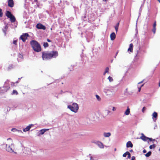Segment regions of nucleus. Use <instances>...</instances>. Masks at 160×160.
Segmentation results:
<instances>
[{
	"label": "nucleus",
	"instance_id": "2f4dec72",
	"mask_svg": "<svg viewBox=\"0 0 160 160\" xmlns=\"http://www.w3.org/2000/svg\"><path fill=\"white\" fill-rule=\"evenodd\" d=\"M108 71H109V68L108 67H107L105 70V72L108 73Z\"/></svg>",
	"mask_w": 160,
	"mask_h": 160
},
{
	"label": "nucleus",
	"instance_id": "4c0bfd02",
	"mask_svg": "<svg viewBox=\"0 0 160 160\" xmlns=\"http://www.w3.org/2000/svg\"><path fill=\"white\" fill-rule=\"evenodd\" d=\"M131 160H135V157L134 156L132 157Z\"/></svg>",
	"mask_w": 160,
	"mask_h": 160
},
{
	"label": "nucleus",
	"instance_id": "0eeeda50",
	"mask_svg": "<svg viewBox=\"0 0 160 160\" xmlns=\"http://www.w3.org/2000/svg\"><path fill=\"white\" fill-rule=\"evenodd\" d=\"M10 88L8 82H5L4 86L0 88V92L4 93L6 92Z\"/></svg>",
	"mask_w": 160,
	"mask_h": 160
},
{
	"label": "nucleus",
	"instance_id": "20e7f679",
	"mask_svg": "<svg viewBox=\"0 0 160 160\" xmlns=\"http://www.w3.org/2000/svg\"><path fill=\"white\" fill-rule=\"evenodd\" d=\"M103 92L107 96H112L115 93L114 89L111 87H106L103 90Z\"/></svg>",
	"mask_w": 160,
	"mask_h": 160
},
{
	"label": "nucleus",
	"instance_id": "f3484780",
	"mask_svg": "<svg viewBox=\"0 0 160 160\" xmlns=\"http://www.w3.org/2000/svg\"><path fill=\"white\" fill-rule=\"evenodd\" d=\"M49 129H43L40 131V133L41 134H43L46 131H48Z\"/></svg>",
	"mask_w": 160,
	"mask_h": 160
},
{
	"label": "nucleus",
	"instance_id": "603ef678",
	"mask_svg": "<svg viewBox=\"0 0 160 160\" xmlns=\"http://www.w3.org/2000/svg\"><path fill=\"white\" fill-rule=\"evenodd\" d=\"M34 2H37V0H34Z\"/></svg>",
	"mask_w": 160,
	"mask_h": 160
},
{
	"label": "nucleus",
	"instance_id": "e433bc0d",
	"mask_svg": "<svg viewBox=\"0 0 160 160\" xmlns=\"http://www.w3.org/2000/svg\"><path fill=\"white\" fill-rule=\"evenodd\" d=\"M17 40H14L13 41V43L14 44L16 45L17 44Z\"/></svg>",
	"mask_w": 160,
	"mask_h": 160
},
{
	"label": "nucleus",
	"instance_id": "ea45409f",
	"mask_svg": "<svg viewBox=\"0 0 160 160\" xmlns=\"http://www.w3.org/2000/svg\"><path fill=\"white\" fill-rule=\"evenodd\" d=\"M148 139H149V140L151 141H152L153 140V139L152 138H148Z\"/></svg>",
	"mask_w": 160,
	"mask_h": 160
},
{
	"label": "nucleus",
	"instance_id": "412c9836",
	"mask_svg": "<svg viewBox=\"0 0 160 160\" xmlns=\"http://www.w3.org/2000/svg\"><path fill=\"white\" fill-rule=\"evenodd\" d=\"M8 28V27L7 25H6L5 27L4 28L2 29L3 32L5 34H6V31L7 29Z\"/></svg>",
	"mask_w": 160,
	"mask_h": 160
},
{
	"label": "nucleus",
	"instance_id": "6ab92c4d",
	"mask_svg": "<svg viewBox=\"0 0 160 160\" xmlns=\"http://www.w3.org/2000/svg\"><path fill=\"white\" fill-rule=\"evenodd\" d=\"M111 135L110 132H104L103 133V135L105 137H108L111 136Z\"/></svg>",
	"mask_w": 160,
	"mask_h": 160
},
{
	"label": "nucleus",
	"instance_id": "de8ad7c7",
	"mask_svg": "<svg viewBox=\"0 0 160 160\" xmlns=\"http://www.w3.org/2000/svg\"><path fill=\"white\" fill-rule=\"evenodd\" d=\"M130 152H133V150H130Z\"/></svg>",
	"mask_w": 160,
	"mask_h": 160
},
{
	"label": "nucleus",
	"instance_id": "39448f33",
	"mask_svg": "<svg viewBox=\"0 0 160 160\" xmlns=\"http://www.w3.org/2000/svg\"><path fill=\"white\" fill-rule=\"evenodd\" d=\"M68 108L72 112L76 113L78 112V110L79 107L77 103L73 102L72 105H68Z\"/></svg>",
	"mask_w": 160,
	"mask_h": 160
},
{
	"label": "nucleus",
	"instance_id": "37998d69",
	"mask_svg": "<svg viewBox=\"0 0 160 160\" xmlns=\"http://www.w3.org/2000/svg\"><path fill=\"white\" fill-rule=\"evenodd\" d=\"M47 41L48 42H51V40H50V39H47Z\"/></svg>",
	"mask_w": 160,
	"mask_h": 160
},
{
	"label": "nucleus",
	"instance_id": "bb28decb",
	"mask_svg": "<svg viewBox=\"0 0 160 160\" xmlns=\"http://www.w3.org/2000/svg\"><path fill=\"white\" fill-rule=\"evenodd\" d=\"M108 79L109 80V81L110 82H112L113 81V79L110 76H109L108 78Z\"/></svg>",
	"mask_w": 160,
	"mask_h": 160
},
{
	"label": "nucleus",
	"instance_id": "e2e57ef3",
	"mask_svg": "<svg viewBox=\"0 0 160 160\" xmlns=\"http://www.w3.org/2000/svg\"><path fill=\"white\" fill-rule=\"evenodd\" d=\"M51 30H52V28H51Z\"/></svg>",
	"mask_w": 160,
	"mask_h": 160
},
{
	"label": "nucleus",
	"instance_id": "ddd939ff",
	"mask_svg": "<svg viewBox=\"0 0 160 160\" xmlns=\"http://www.w3.org/2000/svg\"><path fill=\"white\" fill-rule=\"evenodd\" d=\"M8 6L11 8L13 7L14 6V2L13 0H8Z\"/></svg>",
	"mask_w": 160,
	"mask_h": 160
},
{
	"label": "nucleus",
	"instance_id": "4be33fe9",
	"mask_svg": "<svg viewBox=\"0 0 160 160\" xmlns=\"http://www.w3.org/2000/svg\"><path fill=\"white\" fill-rule=\"evenodd\" d=\"M11 131L13 132H22L21 130H17L15 128H12L11 130Z\"/></svg>",
	"mask_w": 160,
	"mask_h": 160
},
{
	"label": "nucleus",
	"instance_id": "dca6fc26",
	"mask_svg": "<svg viewBox=\"0 0 160 160\" xmlns=\"http://www.w3.org/2000/svg\"><path fill=\"white\" fill-rule=\"evenodd\" d=\"M110 38L112 40H113L115 39V37H116V35L114 32H112L111 34H110Z\"/></svg>",
	"mask_w": 160,
	"mask_h": 160
},
{
	"label": "nucleus",
	"instance_id": "5fc2aeb1",
	"mask_svg": "<svg viewBox=\"0 0 160 160\" xmlns=\"http://www.w3.org/2000/svg\"><path fill=\"white\" fill-rule=\"evenodd\" d=\"M12 84H14V83H13L12 82V83H11V85H12Z\"/></svg>",
	"mask_w": 160,
	"mask_h": 160
},
{
	"label": "nucleus",
	"instance_id": "8fccbe9b",
	"mask_svg": "<svg viewBox=\"0 0 160 160\" xmlns=\"http://www.w3.org/2000/svg\"><path fill=\"white\" fill-rule=\"evenodd\" d=\"M157 127V126L156 125H155V127L154 128V129H155L156 127Z\"/></svg>",
	"mask_w": 160,
	"mask_h": 160
},
{
	"label": "nucleus",
	"instance_id": "0e129e2a",
	"mask_svg": "<svg viewBox=\"0 0 160 160\" xmlns=\"http://www.w3.org/2000/svg\"><path fill=\"white\" fill-rule=\"evenodd\" d=\"M16 83H18V82H16Z\"/></svg>",
	"mask_w": 160,
	"mask_h": 160
},
{
	"label": "nucleus",
	"instance_id": "f257e3e1",
	"mask_svg": "<svg viewBox=\"0 0 160 160\" xmlns=\"http://www.w3.org/2000/svg\"><path fill=\"white\" fill-rule=\"evenodd\" d=\"M58 55L57 51H52L49 53L43 52L42 57L43 60H48L52 58H55Z\"/></svg>",
	"mask_w": 160,
	"mask_h": 160
},
{
	"label": "nucleus",
	"instance_id": "2eb2a0df",
	"mask_svg": "<svg viewBox=\"0 0 160 160\" xmlns=\"http://www.w3.org/2000/svg\"><path fill=\"white\" fill-rule=\"evenodd\" d=\"M126 147L127 148H132L133 144L131 141H128L126 144Z\"/></svg>",
	"mask_w": 160,
	"mask_h": 160
},
{
	"label": "nucleus",
	"instance_id": "aec40b11",
	"mask_svg": "<svg viewBox=\"0 0 160 160\" xmlns=\"http://www.w3.org/2000/svg\"><path fill=\"white\" fill-rule=\"evenodd\" d=\"M130 113V109L128 108L125 111L124 114L125 115H128Z\"/></svg>",
	"mask_w": 160,
	"mask_h": 160
},
{
	"label": "nucleus",
	"instance_id": "4d7b16f0",
	"mask_svg": "<svg viewBox=\"0 0 160 160\" xmlns=\"http://www.w3.org/2000/svg\"><path fill=\"white\" fill-rule=\"evenodd\" d=\"M107 0H103V1H106Z\"/></svg>",
	"mask_w": 160,
	"mask_h": 160
},
{
	"label": "nucleus",
	"instance_id": "a878e982",
	"mask_svg": "<svg viewBox=\"0 0 160 160\" xmlns=\"http://www.w3.org/2000/svg\"><path fill=\"white\" fill-rule=\"evenodd\" d=\"M18 92L16 90H13L12 91V94H15L16 95H17L18 94Z\"/></svg>",
	"mask_w": 160,
	"mask_h": 160
},
{
	"label": "nucleus",
	"instance_id": "6e6d98bb",
	"mask_svg": "<svg viewBox=\"0 0 160 160\" xmlns=\"http://www.w3.org/2000/svg\"><path fill=\"white\" fill-rule=\"evenodd\" d=\"M158 0L159 2L160 3V0Z\"/></svg>",
	"mask_w": 160,
	"mask_h": 160
},
{
	"label": "nucleus",
	"instance_id": "473e14b6",
	"mask_svg": "<svg viewBox=\"0 0 160 160\" xmlns=\"http://www.w3.org/2000/svg\"><path fill=\"white\" fill-rule=\"evenodd\" d=\"M2 10L0 8V17H2Z\"/></svg>",
	"mask_w": 160,
	"mask_h": 160
},
{
	"label": "nucleus",
	"instance_id": "9d476101",
	"mask_svg": "<svg viewBox=\"0 0 160 160\" xmlns=\"http://www.w3.org/2000/svg\"><path fill=\"white\" fill-rule=\"evenodd\" d=\"M36 27L39 29H42L43 30H45L46 28L45 26L41 23L37 24L36 25Z\"/></svg>",
	"mask_w": 160,
	"mask_h": 160
},
{
	"label": "nucleus",
	"instance_id": "69168bd1",
	"mask_svg": "<svg viewBox=\"0 0 160 160\" xmlns=\"http://www.w3.org/2000/svg\"><path fill=\"white\" fill-rule=\"evenodd\" d=\"M0 160H1V158H0Z\"/></svg>",
	"mask_w": 160,
	"mask_h": 160
},
{
	"label": "nucleus",
	"instance_id": "f704fd0d",
	"mask_svg": "<svg viewBox=\"0 0 160 160\" xmlns=\"http://www.w3.org/2000/svg\"><path fill=\"white\" fill-rule=\"evenodd\" d=\"M146 109V108L145 107H143L142 109V112H144L145 110Z\"/></svg>",
	"mask_w": 160,
	"mask_h": 160
},
{
	"label": "nucleus",
	"instance_id": "a211bd4d",
	"mask_svg": "<svg viewBox=\"0 0 160 160\" xmlns=\"http://www.w3.org/2000/svg\"><path fill=\"white\" fill-rule=\"evenodd\" d=\"M133 48V45L132 43H131L129 45V47L128 49V51L132 52V51Z\"/></svg>",
	"mask_w": 160,
	"mask_h": 160
},
{
	"label": "nucleus",
	"instance_id": "6e6552de",
	"mask_svg": "<svg viewBox=\"0 0 160 160\" xmlns=\"http://www.w3.org/2000/svg\"><path fill=\"white\" fill-rule=\"evenodd\" d=\"M94 143L98 145V147L102 149L104 148V145L101 142L98 141H95Z\"/></svg>",
	"mask_w": 160,
	"mask_h": 160
},
{
	"label": "nucleus",
	"instance_id": "b1692460",
	"mask_svg": "<svg viewBox=\"0 0 160 160\" xmlns=\"http://www.w3.org/2000/svg\"><path fill=\"white\" fill-rule=\"evenodd\" d=\"M151 154H152L151 152L149 151L145 155V156L146 157H149L151 155Z\"/></svg>",
	"mask_w": 160,
	"mask_h": 160
},
{
	"label": "nucleus",
	"instance_id": "09e8293b",
	"mask_svg": "<svg viewBox=\"0 0 160 160\" xmlns=\"http://www.w3.org/2000/svg\"><path fill=\"white\" fill-rule=\"evenodd\" d=\"M107 73V72H105H105H104V73H103V75H105V74Z\"/></svg>",
	"mask_w": 160,
	"mask_h": 160
},
{
	"label": "nucleus",
	"instance_id": "423d86ee",
	"mask_svg": "<svg viewBox=\"0 0 160 160\" xmlns=\"http://www.w3.org/2000/svg\"><path fill=\"white\" fill-rule=\"evenodd\" d=\"M6 16L10 19L11 22H13L15 21L16 19L15 17L9 11H7L6 13Z\"/></svg>",
	"mask_w": 160,
	"mask_h": 160
},
{
	"label": "nucleus",
	"instance_id": "c756f323",
	"mask_svg": "<svg viewBox=\"0 0 160 160\" xmlns=\"http://www.w3.org/2000/svg\"><path fill=\"white\" fill-rule=\"evenodd\" d=\"M128 152H126L124 153L122 155L123 157H126L127 155H128Z\"/></svg>",
	"mask_w": 160,
	"mask_h": 160
},
{
	"label": "nucleus",
	"instance_id": "58836bf2",
	"mask_svg": "<svg viewBox=\"0 0 160 160\" xmlns=\"http://www.w3.org/2000/svg\"><path fill=\"white\" fill-rule=\"evenodd\" d=\"M116 110V108L115 107H112V110L113 111H115Z\"/></svg>",
	"mask_w": 160,
	"mask_h": 160
},
{
	"label": "nucleus",
	"instance_id": "a19ab883",
	"mask_svg": "<svg viewBox=\"0 0 160 160\" xmlns=\"http://www.w3.org/2000/svg\"><path fill=\"white\" fill-rule=\"evenodd\" d=\"M147 152V151L146 150H145V149H144L143 151V153H146Z\"/></svg>",
	"mask_w": 160,
	"mask_h": 160
},
{
	"label": "nucleus",
	"instance_id": "f03ea898",
	"mask_svg": "<svg viewBox=\"0 0 160 160\" xmlns=\"http://www.w3.org/2000/svg\"><path fill=\"white\" fill-rule=\"evenodd\" d=\"M8 142L6 144V150L7 151L10 152H14L16 153V152H14V145L12 143V140L10 138H8L7 139Z\"/></svg>",
	"mask_w": 160,
	"mask_h": 160
},
{
	"label": "nucleus",
	"instance_id": "49530a36",
	"mask_svg": "<svg viewBox=\"0 0 160 160\" xmlns=\"http://www.w3.org/2000/svg\"><path fill=\"white\" fill-rule=\"evenodd\" d=\"M141 87H140V88H139V90H138V91H139V92H140V90H141Z\"/></svg>",
	"mask_w": 160,
	"mask_h": 160
},
{
	"label": "nucleus",
	"instance_id": "79ce46f5",
	"mask_svg": "<svg viewBox=\"0 0 160 160\" xmlns=\"http://www.w3.org/2000/svg\"><path fill=\"white\" fill-rule=\"evenodd\" d=\"M90 159L91 160H94V159L91 156L90 157Z\"/></svg>",
	"mask_w": 160,
	"mask_h": 160
},
{
	"label": "nucleus",
	"instance_id": "5701e85b",
	"mask_svg": "<svg viewBox=\"0 0 160 160\" xmlns=\"http://www.w3.org/2000/svg\"><path fill=\"white\" fill-rule=\"evenodd\" d=\"M119 25V22H118L115 26V30H116V32H117V31H118Z\"/></svg>",
	"mask_w": 160,
	"mask_h": 160
},
{
	"label": "nucleus",
	"instance_id": "7c9ffc66",
	"mask_svg": "<svg viewBox=\"0 0 160 160\" xmlns=\"http://www.w3.org/2000/svg\"><path fill=\"white\" fill-rule=\"evenodd\" d=\"M156 30V28H153L152 31L154 34H155V33Z\"/></svg>",
	"mask_w": 160,
	"mask_h": 160
},
{
	"label": "nucleus",
	"instance_id": "680f3d73",
	"mask_svg": "<svg viewBox=\"0 0 160 160\" xmlns=\"http://www.w3.org/2000/svg\"><path fill=\"white\" fill-rule=\"evenodd\" d=\"M159 151H160V148H159Z\"/></svg>",
	"mask_w": 160,
	"mask_h": 160
},
{
	"label": "nucleus",
	"instance_id": "864d4df0",
	"mask_svg": "<svg viewBox=\"0 0 160 160\" xmlns=\"http://www.w3.org/2000/svg\"><path fill=\"white\" fill-rule=\"evenodd\" d=\"M56 97L57 98H58V96H56Z\"/></svg>",
	"mask_w": 160,
	"mask_h": 160
},
{
	"label": "nucleus",
	"instance_id": "13d9d810",
	"mask_svg": "<svg viewBox=\"0 0 160 160\" xmlns=\"http://www.w3.org/2000/svg\"><path fill=\"white\" fill-rule=\"evenodd\" d=\"M62 91H61V92L60 93V94H62Z\"/></svg>",
	"mask_w": 160,
	"mask_h": 160
},
{
	"label": "nucleus",
	"instance_id": "a18cd8bd",
	"mask_svg": "<svg viewBox=\"0 0 160 160\" xmlns=\"http://www.w3.org/2000/svg\"><path fill=\"white\" fill-rule=\"evenodd\" d=\"M143 82V81H141V82H139V83H138V84H140V83H142V82Z\"/></svg>",
	"mask_w": 160,
	"mask_h": 160
},
{
	"label": "nucleus",
	"instance_id": "72a5a7b5",
	"mask_svg": "<svg viewBox=\"0 0 160 160\" xmlns=\"http://www.w3.org/2000/svg\"><path fill=\"white\" fill-rule=\"evenodd\" d=\"M128 158H131V154L128 152Z\"/></svg>",
	"mask_w": 160,
	"mask_h": 160
},
{
	"label": "nucleus",
	"instance_id": "cd10ccee",
	"mask_svg": "<svg viewBox=\"0 0 160 160\" xmlns=\"http://www.w3.org/2000/svg\"><path fill=\"white\" fill-rule=\"evenodd\" d=\"M96 97L98 101H99L101 100V98L98 95H96Z\"/></svg>",
	"mask_w": 160,
	"mask_h": 160
},
{
	"label": "nucleus",
	"instance_id": "3c124183",
	"mask_svg": "<svg viewBox=\"0 0 160 160\" xmlns=\"http://www.w3.org/2000/svg\"><path fill=\"white\" fill-rule=\"evenodd\" d=\"M116 150H117L116 148H115L114 149V151H116Z\"/></svg>",
	"mask_w": 160,
	"mask_h": 160
},
{
	"label": "nucleus",
	"instance_id": "7ed1b4c3",
	"mask_svg": "<svg viewBox=\"0 0 160 160\" xmlns=\"http://www.w3.org/2000/svg\"><path fill=\"white\" fill-rule=\"evenodd\" d=\"M31 46L33 50L35 52H38L41 50L40 44L36 41L32 40L30 42Z\"/></svg>",
	"mask_w": 160,
	"mask_h": 160
},
{
	"label": "nucleus",
	"instance_id": "1a4fd4ad",
	"mask_svg": "<svg viewBox=\"0 0 160 160\" xmlns=\"http://www.w3.org/2000/svg\"><path fill=\"white\" fill-rule=\"evenodd\" d=\"M28 35L27 33H25L21 36L20 38L22 40L23 42H25L26 39H27V37Z\"/></svg>",
	"mask_w": 160,
	"mask_h": 160
},
{
	"label": "nucleus",
	"instance_id": "bf43d9fd",
	"mask_svg": "<svg viewBox=\"0 0 160 160\" xmlns=\"http://www.w3.org/2000/svg\"><path fill=\"white\" fill-rule=\"evenodd\" d=\"M143 84H142V86H141V87H142V86H143Z\"/></svg>",
	"mask_w": 160,
	"mask_h": 160
},
{
	"label": "nucleus",
	"instance_id": "4468645a",
	"mask_svg": "<svg viewBox=\"0 0 160 160\" xmlns=\"http://www.w3.org/2000/svg\"><path fill=\"white\" fill-rule=\"evenodd\" d=\"M142 136L140 137V138L144 141H146L148 140V138L146 137L143 133H142Z\"/></svg>",
	"mask_w": 160,
	"mask_h": 160
},
{
	"label": "nucleus",
	"instance_id": "f8f14e48",
	"mask_svg": "<svg viewBox=\"0 0 160 160\" xmlns=\"http://www.w3.org/2000/svg\"><path fill=\"white\" fill-rule=\"evenodd\" d=\"M33 126V125L32 124H30L29 125L27 126L26 128L23 129V131L24 132H26L28 131L31 128L32 126Z\"/></svg>",
	"mask_w": 160,
	"mask_h": 160
},
{
	"label": "nucleus",
	"instance_id": "393cba45",
	"mask_svg": "<svg viewBox=\"0 0 160 160\" xmlns=\"http://www.w3.org/2000/svg\"><path fill=\"white\" fill-rule=\"evenodd\" d=\"M43 46L45 48L47 47L48 46V44L47 42H44L43 44Z\"/></svg>",
	"mask_w": 160,
	"mask_h": 160
},
{
	"label": "nucleus",
	"instance_id": "052dcab7",
	"mask_svg": "<svg viewBox=\"0 0 160 160\" xmlns=\"http://www.w3.org/2000/svg\"><path fill=\"white\" fill-rule=\"evenodd\" d=\"M152 141H155V139H153Z\"/></svg>",
	"mask_w": 160,
	"mask_h": 160
},
{
	"label": "nucleus",
	"instance_id": "c9c22d12",
	"mask_svg": "<svg viewBox=\"0 0 160 160\" xmlns=\"http://www.w3.org/2000/svg\"><path fill=\"white\" fill-rule=\"evenodd\" d=\"M156 21H155L153 24V28H156Z\"/></svg>",
	"mask_w": 160,
	"mask_h": 160
},
{
	"label": "nucleus",
	"instance_id": "9b49d317",
	"mask_svg": "<svg viewBox=\"0 0 160 160\" xmlns=\"http://www.w3.org/2000/svg\"><path fill=\"white\" fill-rule=\"evenodd\" d=\"M152 119L154 122H156L158 117V113L155 112H154L152 114Z\"/></svg>",
	"mask_w": 160,
	"mask_h": 160
},
{
	"label": "nucleus",
	"instance_id": "c03bdc74",
	"mask_svg": "<svg viewBox=\"0 0 160 160\" xmlns=\"http://www.w3.org/2000/svg\"><path fill=\"white\" fill-rule=\"evenodd\" d=\"M106 112H107V113L108 114L110 112V111H108V110H106Z\"/></svg>",
	"mask_w": 160,
	"mask_h": 160
},
{
	"label": "nucleus",
	"instance_id": "c85d7f7f",
	"mask_svg": "<svg viewBox=\"0 0 160 160\" xmlns=\"http://www.w3.org/2000/svg\"><path fill=\"white\" fill-rule=\"evenodd\" d=\"M155 147V144H153L152 145H151L149 146V148L150 149H152L153 148H154Z\"/></svg>",
	"mask_w": 160,
	"mask_h": 160
}]
</instances>
